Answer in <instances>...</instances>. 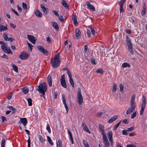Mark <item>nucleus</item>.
<instances>
[{
	"mask_svg": "<svg viewBox=\"0 0 147 147\" xmlns=\"http://www.w3.org/2000/svg\"><path fill=\"white\" fill-rule=\"evenodd\" d=\"M20 121L23 125L25 127L27 123V121L26 118H21L20 119Z\"/></svg>",
	"mask_w": 147,
	"mask_h": 147,
	"instance_id": "obj_17",
	"label": "nucleus"
},
{
	"mask_svg": "<svg viewBox=\"0 0 147 147\" xmlns=\"http://www.w3.org/2000/svg\"><path fill=\"white\" fill-rule=\"evenodd\" d=\"M57 147H62V142L60 140H59L58 142L57 143Z\"/></svg>",
	"mask_w": 147,
	"mask_h": 147,
	"instance_id": "obj_33",
	"label": "nucleus"
},
{
	"mask_svg": "<svg viewBox=\"0 0 147 147\" xmlns=\"http://www.w3.org/2000/svg\"><path fill=\"white\" fill-rule=\"evenodd\" d=\"M96 72L97 73H99L101 74H103V71L101 68L98 69L96 71Z\"/></svg>",
	"mask_w": 147,
	"mask_h": 147,
	"instance_id": "obj_34",
	"label": "nucleus"
},
{
	"mask_svg": "<svg viewBox=\"0 0 147 147\" xmlns=\"http://www.w3.org/2000/svg\"><path fill=\"white\" fill-rule=\"evenodd\" d=\"M107 136L109 139L112 138L113 133L111 131H108L107 133Z\"/></svg>",
	"mask_w": 147,
	"mask_h": 147,
	"instance_id": "obj_29",
	"label": "nucleus"
},
{
	"mask_svg": "<svg viewBox=\"0 0 147 147\" xmlns=\"http://www.w3.org/2000/svg\"><path fill=\"white\" fill-rule=\"evenodd\" d=\"M103 142L105 147H109L110 146L108 139L107 137L102 138Z\"/></svg>",
	"mask_w": 147,
	"mask_h": 147,
	"instance_id": "obj_10",
	"label": "nucleus"
},
{
	"mask_svg": "<svg viewBox=\"0 0 147 147\" xmlns=\"http://www.w3.org/2000/svg\"><path fill=\"white\" fill-rule=\"evenodd\" d=\"M46 129L48 130L49 133H51V130L50 127L48 124H47V125Z\"/></svg>",
	"mask_w": 147,
	"mask_h": 147,
	"instance_id": "obj_41",
	"label": "nucleus"
},
{
	"mask_svg": "<svg viewBox=\"0 0 147 147\" xmlns=\"http://www.w3.org/2000/svg\"><path fill=\"white\" fill-rule=\"evenodd\" d=\"M38 49L41 52L43 53L44 54H45L47 56L49 55V53L48 51L45 50L43 47L39 45L37 46Z\"/></svg>",
	"mask_w": 147,
	"mask_h": 147,
	"instance_id": "obj_7",
	"label": "nucleus"
},
{
	"mask_svg": "<svg viewBox=\"0 0 147 147\" xmlns=\"http://www.w3.org/2000/svg\"><path fill=\"white\" fill-rule=\"evenodd\" d=\"M11 10L12 11H13V12H14V13H15L17 16H19V14L14 9H13L12 8H11Z\"/></svg>",
	"mask_w": 147,
	"mask_h": 147,
	"instance_id": "obj_53",
	"label": "nucleus"
},
{
	"mask_svg": "<svg viewBox=\"0 0 147 147\" xmlns=\"http://www.w3.org/2000/svg\"><path fill=\"white\" fill-rule=\"evenodd\" d=\"M27 101L28 102V105L29 106H31L32 105V100L31 98H29L27 99Z\"/></svg>",
	"mask_w": 147,
	"mask_h": 147,
	"instance_id": "obj_39",
	"label": "nucleus"
},
{
	"mask_svg": "<svg viewBox=\"0 0 147 147\" xmlns=\"http://www.w3.org/2000/svg\"><path fill=\"white\" fill-rule=\"evenodd\" d=\"M123 85L122 84H120L119 85V88L120 89V91L121 92H123Z\"/></svg>",
	"mask_w": 147,
	"mask_h": 147,
	"instance_id": "obj_48",
	"label": "nucleus"
},
{
	"mask_svg": "<svg viewBox=\"0 0 147 147\" xmlns=\"http://www.w3.org/2000/svg\"><path fill=\"white\" fill-rule=\"evenodd\" d=\"M82 126L83 128V130L89 133H91L90 131L87 127L86 126V125L83 122H82Z\"/></svg>",
	"mask_w": 147,
	"mask_h": 147,
	"instance_id": "obj_16",
	"label": "nucleus"
},
{
	"mask_svg": "<svg viewBox=\"0 0 147 147\" xmlns=\"http://www.w3.org/2000/svg\"><path fill=\"white\" fill-rule=\"evenodd\" d=\"M101 132H102V138H105V137H107L106 135L105 132L104 130L103 129V130H101L100 131Z\"/></svg>",
	"mask_w": 147,
	"mask_h": 147,
	"instance_id": "obj_45",
	"label": "nucleus"
},
{
	"mask_svg": "<svg viewBox=\"0 0 147 147\" xmlns=\"http://www.w3.org/2000/svg\"><path fill=\"white\" fill-rule=\"evenodd\" d=\"M40 7L42 8V10L45 14H48V9L47 8L45 7L42 4L40 5Z\"/></svg>",
	"mask_w": 147,
	"mask_h": 147,
	"instance_id": "obj_15",
	"label": "nucleus"
},
{
	"mask_svg": "<svg viewBox=\"0 0 147 147\" xmlns=\"http://www.w3.org/2000/svg\"><path fill=\"white\" fill-rule=\"evenodd\" d=\"M117 86L116 84L115 83L113 84L112 89V92H116L117 89Z\"/></svg>",
	"mask_w": 147,
	"mask_h": 147,
	"instance_id": "obj_32",
	"label": "nucleus"
},
{
	"mask_svg": "<svg viewBox=\"0 0 147 147\" xmlns=\"http://www.w3.org/2000/svg\"><path fill=\"white\" fill-rule=\"evenodd\" d=\"M67 73L68 75L69 78H72L71 74L70 71L69 69H67Z\"/></svg>",
	"mask_w": 147,
	"mask_h": 147,
	"instance_id": "obj_43",
	"label": "nucleus"
},
{
	"mask_svg": "<svg viewBox=\"0 0 147 147\" xmlns=\"http://www.w3.org/2000/svg\"><path fill=\"white\" fill-rule=\"evenodd\" d=\"M123 6H120L119 11L120 13L124 11V10L123 8Z\"/></svg>",
	"mask_w": 147,
	"mask_h": 147,
	"instance_id": "obj_49",
	"label": "nucleus"
},
{
	"mask_svg": "<svg viewBox=\"0 0 147 147\" xmlns=\"http://www.w3.org/2000/svg\"><path fill=\"white\" fill-rule=\"evenodd\" d=\"M127 131H127V129H124L122 130V134L123 135H127L128 133L127 132Z\"/></svg>",
	"mask_w": 147,
	"mask_h": 147,
	"instance_id": "obj_47",
	"label": "nucleus"
},
{
	"mask_svg": "<svg viewBox=\"0 0 147 147\" xmlns=\"http://www.w3.org/2000/svg\"><path fill=\"white\" fill-rule=\"evenodd\" d=\"M77 99L79 103L81 105L83 102V98L81 94V89L79 88L77 92Z\"/></svg>",
	"mask_w": 147,
	"mask_h": 147,
	"instance_id": "obj_4",
	"label": "nucleus"
},
{
	"mask_svg": "<svg viewBox=\"0 0 147 147\" xmlns=\"http://www.w3.org/2000/svg\"><path fill=\"white\" fill-rule=\"evenodd\" d=\"M143 103L142 105V107L141 110L140 111V115H142L144 112V110L145 108L146 104V99L144 96H143Z\"/></svg>",
	"mask_w": 147,
	"mask_h": 147,
	"instance_id": "obj_5",
	"label": "nucleus"
},
{
	"mask_svg": "<svg viewBox=\"0 0 147 147\" xmlns=\"http://www.w3.org/2000/svg\"><path fill=\"white\" fill-rule=\"evenodd\" d=\"M83 142L85 147H89V144L84 140H83Z\"/></svg>",
	"mask_w": 147,
	"mask_h": 147,
	"instance_id": "obj_36",
	"label": "nucleus"
},
{
	"mask_svg": "<svg viewBox=\"0 0 147 147\" xmlns=\"http://www.w3.org/2000/svg\"><path fill=\"white\" fill-rule=\"evenodd\" d=\"M35 15L39 18H40L42 16V14L40 11L38 9H37L35 12Z\"/></svg>",
	"mask_w": 147,
	"mask_h": 147,
	"instance_id": "obj_20",
	"label": "nucleus"
},
{
	"mask_svg": "<svg viewBox=\"0 0 147 147\" xmlns=\"http://www.w3.org/2000/svg\"><path fill=\"white\" fill-rule=\"evenodd\" d=\"M122 66L123 68L126 67H130V65L129 63L125 62L123 63L122 64Z\"/></svg>",
	"mask_w": 147,
	"mask_h": 147,
	"instance_id": "obj_27",
	"label": "nucleus"
},
{
	"mask_svg": "<svg viewBox=\"0 0 147 147\" xmlns=\"http://www.w3.org/2000/svg\"><path fill=\"white\" fill-rule=\"evenodd\" d=\"M136 135V133L135 132L130 133L129 134V136H133Z\"/></svg>",
	"mask_w": 147,
	"mask_h": 147,
	"instance_id": "obj_62",
	"label": "nucleus"
},
{
	"mask_svg": "<svg viewBox=\"0 0 147 147\" xmlns=\"http://www.w3.org/2000/svg\"><path fill=\"white\" fill-rule=\"evenodd\" d=\"M99 49L100 53H102L103 52V50L104 49V48L102 46H100L99 48Z\"/></svg>",
	"mask_w": 147,
	"mask_h": 147,
	"instance_id": "obj_63",
	"label": "nucleus"
},
{
	"mask_svg": "<svg viewBox=\"0 0 147 147\" xmlns=\"http://www.w3.org/2000/svg\"><path fill=\"white\" fill-rule=\"evenodd\" d=\"M27 37L28 39L33 44H35L36 42V39L35 37L31 35H28Z\"/></svg>",
	"mask_w": 147,
	"mask_h": 147,
	"instance_id": "obj_12",
	"label": "nucleus"
},
{
	"mask_svg": "<svg viewBox=\"0 0 147 147\" xmlns=\"http://www.w3.org/2000/svg\"><path fill=\"white\" fill-rule=\"evenodd\" d=\"M135 97V95L133 94L132 96L130 102L131 107L127 109L126 111V113L127 115H128L131 113L133 112L136 106L134 102Z\"/></svg>",
	"mask_w": 147,
	"mask_h": 147,
	"instance_id": "obj_2",
	"label": "nucleus"
},
{
	"mask_svg": "<svg viewBox=\"0 0 147 147\" xmlns=\"http://www.w3.org/2000/svg\"><path fill=\"white\" fill-rule=\"evenodd\" d=\"M7 29H8L6 26L2 25L0 26V31H6Z\"/></svg>",
	"mask_w": 147,
	"mask_h": 147,
	"instance_id": "obj_25",
	"label": "nucleus"
},
{
	"mask_svg": "<svg viewBox=\"0 0 147 147\" xmlns=\"http://www.w3.org/2000/svg\"><path fill=\"white\" fill-rule=\"evenodd\" d=\"M60 82L61 84L63 87L65 88H67V85L65 81L64 75H63L61 76V78L60 79Z\"/></svg>",
	"mask_w": 147,
	"mask_h": 147,
	"instance_id": "obj_6",
	"label": "nucleus"
},
{
	"mask_svg": "<svg viewBox=\"0 0 147 147\" xmlns=\"http://www.w3.org/2000/svg\"><path fill=\"white\" fill-rule=\"evenodd\" d=\"M134 129V126H132L131 127H130L128 128L127 129V131H131L133 130Z\"/></svg>",
	"mask_w": 147,
	"mask_h": 147,
	"instance_id": "obj_55",
	"label": "nucleus"
},
{
	"mask_svg": "<svg viewBox=\"0 0 147 147\" xmlns=\"http://www.w3.org/2000/svg\"><path fill=\"white\" fill-rule=\"evenodd\" d=\"M136 116V112L135 111L131 115V118L132 119L134 118Z\"/></svg>",
	"mask_w": 147,
	"mask_h": 147,
	"instance_id": "obj_42",
	"label": "nucleus"
},
{
	"mask_svg": "<svg viewBox=\"0 0 147 147\" xmlns=\"http://www.w3.org/2000/svg\"><path fill=\"white\" fill-rule=\"evenodd\" d=\"M122 123L126 124H127L129 123V121L127 119H124L123 120Z\"/></svg>",
	"mask_w": 147,
	"mask_h": 147,
	"instance_id": "obj_52",
	"label": "nucleus"
},
{
	"mask_svg": "<svg viewBox=\"0 0 147 147\" xmlns=\"http://www.w3.org/2000/svg\"><path fill=\"white\" fill-rule=\"evenodd\" d=\"M125 0H121L119 3L118 4L119 6H123L124 3H125Z\"/></svg>",
	"mask_w": 147,
	"mask_h": 147,
	"instance_id": "obj_35",
	"label": "nucleus"
},
{
	"mask_svg": "<svg viewBox=\"0 0 147 147\" xmlns=\"http://www.w3.org/2000/svg\"><path fill=\"white\" fill-rule=\"evenodd\" d=\"M12 67L13 68V70L16 72H18V67L15 65L13 64Z\"/></svg>",
	"mask_w": 147,
	"mask_h": 147,
	"instance_id": "obj_37",
	"label": "nucleus"
},
{
	"mask_svg": "<svg viewBox=\"0 0 147 147\" xmlns=\"http://www.w3.org/2000/svg\"><path fill=\"white\" fill-rule=\"evenodd\" d=\"M1 49L3 50V51L4 52V51H5V50H6L7 49V47H6L4 45H3L1 46Z\"/></svg>",
	"mask_w": 147,
	"mask_h": 147,
	"instance_id": "obj_56",
	"label": "nucleus"
},
{
	"mask_svg": "<svg viewBox=\"0 0 147 147\" xmlns=\"http://www.w3.org/2000/svg\"><path fill=\"white\" fill-rule=\"evenodd\" d=\"M87 34L88 36V37H90V30L88 29H87Z\"/></svg>",
	"mask_w": 147,
	"mask_h": 147,
	"instance_id": "obj_60",
	"label": "nucleus"
},
{
	"mask_svg": "<svg viewBox=\"0 0 147 147\" xmlns=\"http://www.w3.org/2000/svg\"><path fill=\"white\" fill-rule=\"evenodd\" d=\"M60 56L59 53L55 56L54 58H52L51 62L52 67L54 68L58 67L61 63L60 60Z\"/></svg>",
	"mask_w": 147,
	"mask_h": 147,
	"instance_id": "obj_1",
	"label": "nucleus"
},
{
	"mask_svg": "<svg viewBox=\"0 0 147 147\" xmlns=\"http://www.w3.org/2000/svg\"><path fill=\"white\" fill-rule=\"evenodd\" d=\"M77 17L76 15H73L72 17V19L74 23L75 26H76L77 24H78V22L77 21Z\"/></svg>",
	"mask_w": 147,
	"mask_h": 147,
	"instance_id": "obj_19",
	"label": "nucleus"
},
{
	"mask_svg": "<svg viewBox=\"0 0 147 147\" xmlns=\"http://www.w3.org/2000/svg\"><path fill=\"white\" fill-rule=\"evenodd\" d=\"M86 4L89 9L90 10H92L93 11H95V9L93 5H91L88 1H87L86 2Z\"/></svg>",
	"mask_w": 147,
	"mask_h": 147,
	"instance_id": "obj_11",
	"label": "nucleus"
},
{
	"mask_svg": "<svg viewBox=\"0 0 147 147\" xmlns=\"http://www.w3.org/2000/svg\"><path fill=\"white\" fill-rule=\"evenodd\" d=\"M3 38L4 39L7 41V40L8 39V37L7 36V33H5L3 34Z\"/></svg>",
	"mask_w": 147,
	"mask_h": 147,
	"instance_id": "obj_50",
	"label": "nucleus"
},
{
	"mask_svg": "<svg viewBox=\"0 0 147 147\" xmlns=\"http://www.w3.org/2000/svg\"><path fill=\"white\" fill-rule=\"evenodd\" d=\"M5 140L3 138L2 139V141H1V147H5Z\"/></svg>",
	"mask_w": 147,
	"mask_h": 147,
	"instance_id": "obj_38",
	"label": "nucleus"
},
{
	"mask_svg": "<svg viewBox=\"0 0 147 147\" xmlns=\"http://www.w3.org/2000/svg\"><path fill=\"white\" fill-rule=\"evenodd\" d=\"M39 139L40 142L42 143L45 141V139L43 138L40 135H39L38 137Z\"/></svg>",
	"mask_w": 147,
	"mask_h": 147,
	"instance_id": "obj_40",
	"label": "nucleus"
},
{
	"mask_svg": "<svg viewBox=\"0 0 147 147\" xmlns=\"http://www.w3.org/2000/svg\"><path fill=\"white\" fill-rule=\"evenodd\" d=\"M4 52L7 54H13L12 52L11 51V49L9 48H7L6 50L4 51Z\"/></svg>",
	"mask_w": 147,
	"mask_h": 147,
	"instance_id": "obj_28",
	"label": "nucleus"
},
{
	"mask_svg": "<svg viewBox=\"0 0 147 147\" xmlns=\"http://www.w3.org/2000/svg\"><path fill=\"white\" fill-rule=\"evenodd\" d=\"M47 80L49 86H51L52 83V79L51 77L49 75L47 77Z\"/></svg>",
	"mask_w": 147,
	"mask_h": 147,
	"instance_id": "obj_21",
	"label": "nucleus"
},
{
	"mask_svg": "<svg viewBox=\"0 0 147 147\" xmlns=\"http://www.w3.org/2000/svg\"><path fill=\"white\" fill-rule=\"evenodd\" d=\"M69 82L71 85L73 87L74 86V82L72 78H69Z\"/></svg>",
	"mask_w": 147,
	"mask_h": 147,
	"instance_id": "obj_31",
	"label": "nucleus"
},
{
	"mask_svg": "<svg viewBox=\"0 0 147 147\" xmlns=\"http://www.w3.org/2000/svg\"><path fill=\"white\" fill-rule=\"evenodd\" d=\"M62 99L63 100V103L65 106V107L67 111V112H68V107L67 106V105L66 103V100L65 99V96L64 95H62Z\"/></svg>",
	"mask_w": 147,
	"mask_h": 147,
	"instance_id": "obj_14",
	"label": "nucleus"
},
{
	"mask_svg": "<svg viewBox=\"0 0 147 147\" xmlns=\"http://www.w3.org/2000/svg\"><path fill=\"white\" fill-rule=\"evenodd\" d=\"M22 7L24 9L26 10L27 9V5L26 4L23 3H22Z\"/></svg>",
	"mask_w": 147,
	"mask_h": 147,
	"instance_id": "obj_44",
	"label": "nucleus"
},
{
	"mask_svg": "<svg viewBox=\"0 0 147 147\" xmlns=\"http://www.w3.org/2000/svg\"><path fill=\"white\" fill-rule=\"evenodd\" d=\"M12 94H13L12 93H10L9 94V96L7 97V99L8 100H9L12 97Z\"/></svg>",
	"mask_w": 147,
	"mask_h": 147,
	"instance_id": "obj_64",
	"label": "nucleus"
},
{
	"mask_svg": "<svg viewBox=\"0 0 147 147\" xmlns=\"http://www.w3.org/2000/svg\"><path fill=\"white\" fill-rule=\"evenodd\" d=\"M59 18L61 22H63L64 21V20L63 16H59Z\"/></svg>",
	"mask_w": 147,
	"mask_h": 147,
	"instance_id": "obj_58",
	"label": "nucleus"
},
{
	"mask_svg": "<svg viewBox=\"0 0 147 147\" xmlns=\"http://www.w3.org/2000/svg\"><path fill=\"white\" fill-rule=\"evenodd\" d=\"M21 89L22 90V92L24 94H26L28 92V89L27 87H24L22 88H21Z\"/></svg>",
	"mask_w": 147,
	"mask_h": 147,
	"instance_id": "obj_23",
	"label": "nucleus"
},
{
	"mask_svg": "<svg viewBox=\"0 0 147 147\" xmlns=\"http://www.w3.org/2000/svg\"><path fill=\"white\" fill-rule=\"evenodd\" d=\"M126 43L128 47V49H131L132 48V43L131 42V40L128 36H127Z\"/></svg>",
	"mask_w": 147,
	"mask_h": 147,
	"instance_id": "obj_9",
	"label": "nucleus"
},
{
	"mask_svg": "<svg viewBox=\"0 0 147 147\" xmlns=\"http://www.w3.org/2000/svg\"><path fill=\"white\" fill-rule=\"evenodd\" d=\"M46 40L47 42L49 43H50L52 42V40L51 38L49 36H47L46 37Z\"/></svg>",
	"mask_w": 147,
	"mask_h": 147,
	"instance_id": "obj_51",
	"label": "nucleus"
},
{
	"mask_svg": "<svg viewBox=\"0 0 147 147\" xmlns=\"http://www.w3.org/2000/svg\"><path fill=\"white\" fill-rule=\"evenodd\" d=\"M76 37L78 39L81 35V32L79 28H77L75 31Z\"/></svg>",
	"mask_w": 147,
	"mask_h": 147,
	"instance_id": "obj_18",
	"label": "nucleus"
},
{
	"mask_svg": "<svg viewBox=\"0 0 147 147\" xmlns=\"http://www.w3.org/2000/svg\"><path fill=\"white\" fill-rule=\"evenodd\" d=\"M29 55L24 51L22 52L19 55V57L22 59H26L28 58Z\"/></svg>",
	"mask_w": 147,
	"mask_h": 147,
	"instance_id": "obj_8",
	"label": "nucleus"
},
{
	"mask_svg": "<svg viewBox=\"0 0 147 147\" xmlns=\"http://www.w3.org/2000/svg\"><path fill=\"white\" fill-rule=\"evenodd\" d=\"M47 90V86L45 82H43L40 84L38 86V88L36 89V90L40 93L41 94L42 96H43L45 94V92Z\"/></svg>",
	"mask_w": 147,
	"mask_h": 147,
	"instance_id": "obj_3",
	"label": "nucleus"
},
{
	"mask_svg": "<svg viewBox=\"0 0 147 147\" xmlns=\"http://www.w3.org/2000/svg\"><path fill=\"white\" fill-rule=\"evenodd\" d=\"M90 30L91 33L93 35H94L95 34V32L94 28H91Z\"/></svg>",
	"mask_w": 147,
	"mask_h": 147,
	"instance_id": "obj_46",
	"label": "nucleus"
},
{
	"mask_svg": "<svg viewBox=\"0 0 147 147\" xmlns=\"http://www.w3.org/2000/svg\"><path fill=\"white\" fill-rule=\"evenodd\" d=\"M61 4L66 9H69V7L68 4L64 0H62L61 2Z\"/></svg>",
	"mask_w": 147,
	"mask_h": 147,
	"instance_id": "obj_22",
	"label": "nucleus"
},
{
	"mask_svg": "<svg viewBox=\"0 0 147 147\" xmlns=\"http://www.w3.org/2000/svg\"><path fill=\"white\" fill-rule=\"evenodd\" d=\"M28 147H30V137L29 136L28 139L27 141Z\"/></svg>",
	"mask_w": 147,
	"mask_h": 147,
	"instance_id": "obj_54",
	"label": "nucleus"
},
{
	"mask_svg": "<svg viewBox=\"0 0 147 147\" xmlns=\"http://www.w3.org/2000/svg\"><path fill=\"white\" fill-rule=\"evenodd\" d=\"M126 147H136V146L134 144H127Z\"/></svg>",
	"mask_w": 147,
	"mask_h": 147,
	"instance_id": "obj_59",
	"label": "nucleus"
},
{
	"mask_svg": "<svg viewBox=\"0 0 147 147\" xmlns=\"http://www.w3.org/2000/svg\"><path fill=\"white\" fill-rule=\"evenodd\" d=\"M52 12L54 13V14L56 16H59V14L56 11H55L54 10H52Z\"/></svg>",
	"mask_w": 147,
	"mask_h": 147,
	"instance_id": "obj_57",
	"label": "nucleus"
},
{
	"mask_svg": "<svg viewBox=\"0 0 147 147\" xmlns=\"http://www.w3.org/2000/svg\"><path fill=\"white\" fill-rule=\"evenodd\" d=\"M99 129L100 131L103 130L104 129V127L102 125H99Z\"/></svg>",
	"mask_w": 147,
	"mask_h": 147,
	"instance_id": "obj_61",
	"label": "nucleus"
},
{
	"mask_svg": "<svg viewBox=\"0 0 147 147\" xmlns=\"http://www.w3.org/2000/svg\"><path fill=\"white\" fill-rule=\"evenodd\" d=\"M118 115H115L113 117L107 122L108 123H111L113 122L114 121L118 119Z\"/></svg>",
	"mask_w": 147,
	"mask_h": 147,
	"instance_id": "obj_13",
	"label": "nucleus"
},
{
	"mask_svg": "<svg viewBox=\"0 0 147 147\" xmlns=\"http://www.w3.org/2000/svg\"><path fill=\"white\" fill-rule=\"evenodd\" d=\"M67 131H68L69 135L70 136V139L71 141V143L72 144H74V142L71 133V131H70L68 129Z\"/></svg>",
	"mask_w": 147,
	"mask_h": 147,
	"instance_id": "obj_26",
	"label": "nucleus"
},
{
	"mask_svg": "<svg viewBox=\"0 0 147 147\" xmlns=\"http://www.w3.org/2000/svg\"><path fill=\"white\" fill-rule=\"evenodd\" d=\"M47 140H48V141L49 142V144L53 146L54 144H53V142H52V140H51V138L48 136H47Z\"/></svg>",
	"mask_w": 147,
	"mask_h": 147,
	"instance_id": "obj_30",
	"label": "nucleus"
},
{
	"mask_svg": "<svg viewBox=\"0 0 147 147\" xmlns=\"http://www.w3.org/2000/svg\"><path fill=\"white\" fill-rule=\"evenodd\" d=\"M52 26L56 30L59 29L58 25L57 23L53 22H52Z\"/></svg>",
	"mask_w": 147,
	"mask_h": 147,
	"instance_id": "obj_24",
	"label": "nucleus"
}]
</instances>
